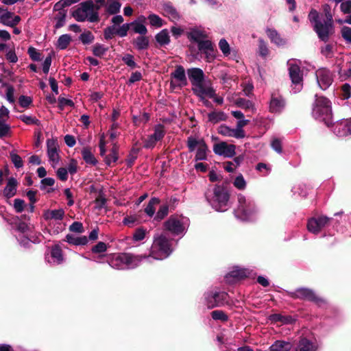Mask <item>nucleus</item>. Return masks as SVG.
Here are the masks:
<instances>
[{
  "instance_id": "1",
  "label": "nucleus",
  "mask_w": 351,
  "mask_h": 351,
  "mask_svg": "<svg viewBox=\"0 0 351 351\" xmlns=\"http://www.w3.org/2000/svg\"><path fill=\"white\" fill-rule=\"evenodd\" d=\"M322 10L325 18L314 9L310 11L308 18L318 38L326 43L334 32L333 16L328 4L323 5Z\"/></svg>"
},
{
  "instance_id": "2",
  "label": "nucleus",
  "mask_w": 351,
  "mask_h": 351,
  "mask_svg": "<svg viewBox=\"0 0 351 351\" xmlns=\"http://www.w3.org/2000/svg\"><path fill=\"white\" fill-rule=\"evenodd\" d=\"M189 79L192 85L193 93L197 96L201 101L207 105L208 101L206 97H212L213 88L204 83V73L201 69L191 68L187 70Z\"/></svg>"
},
{
  "instance_id": "3",
  "label": "nucleus",
  "mask_w": 351,
  "mask_h": 351,
  "mask_svg": "<svg viewBox=\"0 0 351 351\" xmlns=\"http://www.w3.org/2000/svg\"><path fill=\"white\" fill-rule=\"evenodd\" d=\"M173 249L171 241L163 234L156 235L151 246L149 255L143 256V258L148 263H152V259L162 261L170 256Z\"/></svg>"
},
{
  "instance_id": "4",
  "label": "nucleus",
  "mask_w": 351,
  "mask_h": 351,
  "mask_svg": "<svg viewBox=\"0 0 351 351\" xmlns=\"http://www.w3.org/2000/svg\"><path fill=\"white\" fill-rule=\"evenodd\" d=\"M311 114L315 119L324 122L329 127L332 124V118L331 101L324 96L315 95Z\"/></svg>"
},
{
  "instance_id": "5",
  "label": "nucleus",
  "mask_w": 351,
  "mask_h": 351,
  "mask_svg": "<svg viewBox=\"0 0 351 351\" xmlns=\"http://www.w3.org/2000/svg\"><path fill=\"white\" fill-rule=\"evenodd\" d=\"M205 195L207 202L216 211L224 212L229 208L230 195L223 186H215L213 190L208 191Z\"/></svg>"
},
{
  "instance_id": "6",
  "label": "nucleus",
  "mask_w": 351,
  "mask_h": 351,
  "mask_svg": "<svg viewBox=\"0 0 351 351\" xmlns=\"http://www.w3.org/2000/svg\"><path fill=\"white\" fill-rule=\"evenodd\" d=\"M258 213L253 199L240 194L238 195V206L234 210L235 217L241 221H251Z\"/></svg>"
},
{
  "instance_id": "7",
  "label": "nucleus",
  "mask_w": 351,
  "mask_h": 351,
  "mask_svg": "<svg viewBox=\"0 0 351 351\" xmlns=\"http://www.w3.org/2000/svg\"><path fill=\"white\" fill-rule=\"evenodd\" d=\"M145 260L143 255H136L130 253H120L112 258L109 262L111 267L119 269H134Z\"/></svg>"
},
{
  "instance_id": "8",
  "label": "nucleus",
  "mask_w": 351,
  "mask_h": 351,
  "mask_svg": "<svg viewBox=\"0 0 351 351\" xmlns=\"http://www.w3.org/2000/svg\"><path fill=\"white\" fill-rule=\"evenodd\" d=\"M190 221L183 215H171L165 223L164 229L173 236L182 237L187 232Z\"/></svg>"
},
{
  "instance_id": "9",
  "label": "nucleus",
  "mask_w": 351,
  "mask_h": 351,
  "mask_svg": "<svg viewBox=\"0 0 351 351\" xmlns=\"http://www.w3.org/2000/svg\"><path fill=\"white\" fill-rule=\"evenodd\" d=\"M97 8L93 1H86L79 4L78 8L73 12V16L80 22L88 21L90 22H96L99 20Z\"/></svg>"
},
{
  "instance_id": "10",
  "label": "nucleus",
  "mask_w": 351,
  "mask_h": 351,
  "mask_svg": "<svg viewBox=\"0 0 351 351\" xmlns=\"http://www.w3.org/2000/svg\"><path fill=\"white\" fill-rule=\"evenodd\" d=\"M204 304L208 308L223 306L229 303L228 293L219 289H213L206 291L204 295Z\"/></svg>"
},
{
  "instance_id": "11",
  "label": "nucleus",
  "mask_w": 351,
  "mask_h": 351,
  "mask_svg": "<svg viewBox=\"0 0 351 351\" xmlns=\"http://www.w3.org/2000/svg\"><path fill=\"white\" fill-rule=\"evenodd\" d=\"M289 295L294 299H300L313 302L319 306L326 304V302L323 298L317 295L314 291L308 288H298L294 291L289 292Z\"/></svg>"
},
{
  "instance_id": "12",
  "label": "nucleus",
  "mask_w": 351,
  "mask_h": 351,
  "mask_svg": "<svg viewBox=\"0 0 351 351\" xmlns=\"http://www.w3.org/2000/svg\"><path fill=\"white\" fill-rule=\"evenodd\" d=\"M289 76L292 82L291 91L293 93L300 92L303 87V75L298 65L295 64L294 61H289Z\"/></svg>"
},
{
  "instance_id": "13",
  "label": "nucleus",
  "mask_w": 351,
  "mask_h": 351,
  "mask_svg": "<svg viewBox=\"0 0 351 351\" xmlns=\"http://www.w3.org/2000/svg\"><path fill=\"white\" fill-rule=\"evenodd\" d=\"M170 86L174 89L176 88H182L187 85V78L184 67L181 65L176 66L174 71L170 75Z\"/></svg>"
},
{
  "instance_id": "14",
  "label": "nucleus",
  "mask_w": 351,
  "mask_h": 351,
  "mask_svg": "<svg viewBox=\"0 0 351 351\" xmlns=\"http://www.w3.org/2000/svg\"><path fill=\"white\" fill-rule=\"evenodd\" d=\"M332 221V218H329L326 216L312 217L308 221L307 229L310 232L314 234H317L320 232L322 228Z\"/></svg>"
},
{
  "instance_id": "15",
  "label": "nucleus",
  "mask_w": 351,
  "mask_h": 351,
  "mask_svg": "<svg viewBox=\"0 0 351 351\" xmlns=\"http://www.w3.org/2000/svg\"><path fill=\"white\" fill-rule=\"evenodd\" d=\"M252 270L240 267L239 266L234 267L225 276L226 280L228 283H234V282L248 277L251 275Z\"/></svg>"
},
{
  "instance_id": "16",
  "label": "nucleus",
  "mask_w": 351,
  "mask_h": 351,
  "mask_svg": "<svg viewBox=\"0 0 351 351\" xmlns=\"http://www.w3.org/2000/svg\"><path fill=\"white\" fill-rule=\"evenodd\" d=\"M315 75L317 84L322 90H326L332 83V74L326 68H321L317 70Z\"/></svg>"
},
{
  "instance_id": "17",
  "label": "nucleus",
  "mask_w": 351,
  "mask_h": 351,
  "mask_svg": "<svg viewBox=\"0 0 351 351\" xmlns=\"http://www.w3.org/2000/svg\"><path fill=\"white\" fill-rule=\"evenodd\" d=\"M47 156L51 165L55 168L60 160V156L58 153V144L55 139H47Z\"/></svg>"
},
{
  "instance_id": "18",
  "label": "nucleus",
  "mask_w": 351,
  "mask_h": 351,
  "mask_svg": "<svg viewBox=\"0 0 351 351\" xmlns=\"http://www.w3.org/2000/svg\"><path fill=\"white\" fill-rule=\"evenodd\" d=\"M236 147L232 144H228L226 142L216 143L213 146V152L215 154L226 158H232L235 155Z\"/></svg>"
},
{
  "instance_id": "19",
  "label": "nucleus",
  "mask_w": 351,
  "mask_h": 351,
  "mask_svg": "<svg viewBox=\"0 0 351 351\" xmlns=\"http://www.w3.org/2000/svg\"><path fill=\"white\" fill-rule=\"evenodd\" d=\"M21 17L7 9L0 8V23L3 25L14 27L20 21Z\"/></svg>"
},
{
  "instance_id": "20",
  "label": "nucleus",
  "mask_w": 351,
  "mask_h": 351,
  "mask_svg": "<svg viewBox=\"0 0 351 351\" xmlns=\"http://www.w3.org/2000/svg\"><path fill=\"white\" fill-rule=\"evenodd\" d=\"M334 134L338 136H346L351 134V119L341 120L332 125Z\"/></svg>"
},
{
  "instance_id": "21",
  "label": "nucleus",
  "mask_w": 351,
  "mask_h": 351,
  "mask_svg": "<svg viewBox=\"0 0 351 351\" xmlns=\"http://www.w3.org/2000/svg\"><path fill=\"white\" fill-rule=\"evenodd\" d=\"M46 261L52 265H60L63 263L64 258L60 247L58 245L53 246L50 254L45 256Z\"/></svg>"
},
{
  "instance_id": "22",
  "label": "nucleus",
  "mask_w": 351,
  "mask_h": 351,
  "mask_svg": "<svg viewBox=\"0 0 351 351\" xmlns=\"http://www.w3.org/2000/svg\"><path fill=\"white\" fill-rule=\"evenodd\" d=\"M285 107V101L282 96L272 94L269 103V111L272 113H280Z\"/></svg>"
},
{
  "instance_id": "23",
  "label": "nucleus",
  "mask_w": 351,
  "mask_h": 351,
  "mask_svg": "<svg viewBox=\"0 0 351 351\" xmlns=\"http://www.w3.org/2000/svg\"><path fill=\"white\" fill-rule=\"evenodd\" d=\"M317 344L315 341L307 339L306 337L301 338L295 346V351H317Z\"/></svg>"
},
{
  "instance_id": "24",
  "label": "nucleus",
  "mask_w": 351,
  "mask_h": 351,
  "mask_svg": "<svg viewBox=\"0 0 351 351\" xmlns=\"http://www.w3.org/2000/svg\"><path fill=\"white\" fill-rule=\"evenodd\" d=\"M162 14L168 17L172 22L178 21L180 19V14L171 3H165L162 5Z\"/></svg>"
},
{
  "instance_id": "25",
  "label": "nucleus",
  "mask_w": 351,
  "mask_h": 351,
  "mask_svg": "<svg viewBox=\"0 0 351 351\" xmlns=\"http://www.w3.org/2000/svg\"><path fill=\"white\" fill-rule=\"evenodd\" d=\"M188 38L193 42L198 43L206 38L207 34L205 30L200 27H192L187 33Z\"/></svg>"
},
{
  "instance_id": "26",
  "label": "nucleus",
  "mask_w": 351,
  "mask_h": 351,
  "mask_svg": "<svg viewBox=\"0 0 351 351\" xmlns=\"http://www.w3.org/2000/svg\"><path fill=\"white\" fill-rule=\"evenodd\" d=\"M65 215L64 209L46 210L43 213V217L46 221H61Z\"/></svg>"
},
{
  "instance_id": "27",
  "label": "nucleus",
  "mask_w": 351,
  "mask_h": 351,
  "mask_svg": "<svg viewBox=\"0 0 351 351\" xmlns=\"http://www.w3.org/2000/svg\"><path fill=\"white\" fill-rule=\"evenodd\" d=\"M145 21L144 16H141L137 20L130 23L132 31L136 33L144 36L147 33V29L143 24Z\"/></svg>"
},
{
  "instance_id": "28",
  "label": "nucleus",
  "mask_w": 351,
  "mask_h": 351,
  "mask_svg": "<svg viewBox=\"0 0 351 351\" xmlns=\"http://www.w3.org/2000/svg\"><path fill=\"white\" fill-rule=\"evenodd\" d=\"M17 180L14 178H10L3 189V195L7 198H10L14 196L17 191Z\"/></svg>"
},
{
  "instance_id": "29",
  "label": "nucleus",
  "mask_w": 351,
  "mask_h": 351,
  "mask_svg": "<svg viewBox=\"0 0 351 351\" xmlns=\"http://www.w3.org/2000/svg\"><path fill=\"white\" fill-rule=\"evenodd\" d=\"M266 33L271 43H274L275 45L278 46H282L286 43L285 40L281 38L276 29H267Z\"/></svg>"
},
{
  "instance_id": "30",
  "label": "nucleus",
  "mask_w": 351,
  "mask_h": 351,
  "mask_svg": "<svg viewBox=\"0 0 351 351\" xmlns=\"http://www.w3.org/2000/svg\"><path fill=\"white\" fill-rule=\"evenodd\" d=\"M66 241L75 245H85L88 243V238L86 236H75L69 234L66 237Z\"/></svg>"
},
{
  "instance_id": "31",
  "label": "nucleus",
  "mask_w": 351,
  "mask_h": 351,
  "mask_svg": "<svg viewBox=\"0 0 351 351\" xmlns=\"http://www.w3.org/2000/svg\"><path fill=\"white\" fill-rule=\"evenodd\" d=\"M160 199L158 197H152L147 206L145 208V213L149 217H154L156 213V206L160 204Z\"/></svg>"
},
{
  "instance_id": "32",
  "label": "nucleus",
  "mask_w": 351,
  "mask_h": 351,
  "mask_svg": "<svg viewBox=\"0 0 351 351\" xmlns=\"http://www.w3.org/2000/svg\"><path fill=\"white\" fill-rule=\"evenodd\" d=\"M82 156L83 160L86 162V164L93 166L97 164V160L89 148H83L82 150Z\"/></svg>"
},
{
  "instance_id": "33",
  "label": "nucleus",
  "mask_w": 351,
  "mask_h": 351,
  "mask_svg": "<svg viewBox=\"0 0 351 351\" xmlns=\"http://www.w3.org/2000/svg\"><path fill=\"white\" fill-rule=\"evenodd\" d=\"M228 116L223 111H214L208 114V121L213 123H217L221 121H226Z\"/></svg>"
},
{
  "instance_id": "34",
  "label": "nucleus",
  "mask_w": 351,
  "mask_h": 351,
  "mask_svg": "<svg viewBox=\"0 0 351 351\" xmlns=\"http://www.w3.org/2000/svg\"><path fill=\"white\" fill-rule=\"evenodd\" d=\"M291 344L288 341H276L270 347L271 351H289Z\"/></svg>"
},
{
  "instance_id": "35",
  "label": "nucleus",
  "mask_w": 351,
  "mask_h": 351,
  "mask_svg": "<svg viewBox=\"0 0 351 351\" xmlns=\"http://www.w3.org/2000/svg\"><path fill=\"white\" fill-rule=\"evenodd\" d=\"M149 41L147 37L144 36H138L134 41L133 45L138 50H144L148 48Z\"/></svg>"
},
{
  "instance_id": "36",
  "label": "nucleus",
  "mask_w": 351,
  "mask_h": 351,
  "mask_svg": "<svg viewBox=\"0 0 351 351\" xmlns=\"http://www.w3.org/2000/svg\"><path fill=\"white\" fill-rule=\"evenodd\" d=\"M156 40L160 45H168L170 42L169 32L167 29L161 30L156 35Z\"/></svg>"
},
{
  "instance_id": "37",
  "label": "nucleus",
  "mask_w": 351,
  "mask_h": 351,
  "mask_svg": "<svg viewBox=\"0 0 351 351\" xmlns=\"http://www.w3.org/2000/svg\"><path fill=\"white\" fill-rule=\"evenodd\" d=\"M71 41V36L69 34H62L58 38L56 47L60 50H64L68 47Z\"/></svg>"
},
{
  "instance_id": "38",
  "label": "nucleus",
  "mask_w": 351,
  "mask_h": 351,
  "mask_svg": "<svg viewBox=\"0 0 351 351\" xmlns=\"http://www.w3.org/2000/svg\"><path fill=\"white\" fill-rule=\"evenodd\" d=\"M121 6V4L117 0H107L106 10L111 14L118 13Z\"/></svg>"
},
{
  "instance_id": "39",
  "label": "nucleus",
  "mask_w": 351,
  "mask_h": 351,
  "mask_svg": "<svg viewBox=\"0 0 351 351\" xmlns=\"http://www.w3.org/2000/svg\"><path fill=\"white\" fill-rule=\"evenodd\" d=\"M205 142L204 140L200 139L198 140L193 136H189L187 138V147L189 148V151L190 152H194L199 147H200L201 144H204Z\"/></svg>"
},
{
  "instance_id": "40",
  "label": "nucleus",
  "mask_w": 351,
  "mask_h": 351,
  "mask_svg": "<svg viewBox=\"0 0 351 351\" xmlns=\"http://www.w3.org/2000/svg\"><path fill=\"white\" fill-rule=\"evenodd\" d=\"M208 149L206 144H201L200 147L197 149L195 160H206L207 159V152Z\"/></svg>"
},
{
  "instance_id": "41",
  "label": "nucleus",
  "mask_w": 351,
  "mask_h": 351,
  "mask_svg": "<svg viewBox=\"0 0 351 351\" xmlns=\"http://www.w3.org/2000/svg\"><path fill=\"white\" fill-rule=\"evenodd\" d=\"M168 213H169V205L168 204L161 205L154 217V221H162L165 217H167L168 215Z\"/></svg>"
},
{
  "instance_id": "42",
  "label": "nucleus",
  "mask_w": 351,
  "mask_h": 351,
  "mask_svg": "<svg viewBox=\"0 0 351 351\" xmlns=\"http://www.w3.org/2000/svg\"><path fill=\"white\" fill-rule=\"evenodd\" d=\"M236 105L241 108L254 111L255 108L253 103L250 100H247L243 98H239L236 101Z\"/></svg>"
},
{
  "instance_id": "43",
  "label": "nucleus",
  "mask_w": 351,
  "mask_h": 351,
  "mask_svg": "<svg viewBox=\"0 0 351 351\" xmlns=\"http://www.w3.org/2000/svg\"><path fill=\"white\" fill-rule=\"evenodd\" d=\"M66 11L59 12L54 17L56 21L55 28L59 29L63 27L66 21Z\"/></svg>"
},
{
  "instance_id": "44",
  "label": "nucleus",
  "mask_w": 351,
  "mask_h": 351,
  "mask_svg": "<svg viewBox=\"0 0 351 351\" xmlns=\"http://www.w3.org/2000/svg\"><path fill=\"white\" fill-rule=\"evenodd\" d=\"M27 235V234H16V238L21 246L27 247H29L31 242H34V243L40 242V240L38 239H36L32 241L30 239H29Z\"/></svg>"
},
{
  "instance_id": "45",
  "label": "nucleus",
  "mask_w": 351,
  "mask_h": 351,
  "mask_svg": "<svg viewBox=\"0 0 351 351\" xmlns=\"http://www.w3.org/2000/svg\"><path fill=\"white\" fill-rule=\"evenodd\" d=\"M78 0H60L57 2L53 6V10L55 11H63L64 8L71 5L72 4L77 2Z\"/></svg>"
},
{
  "instance_id": "46",
  "label": "nucleus",
  "mask_w": 351,
  "mask_h": 351,
  "mask_svg": "<svg viewBox=\"0 0 351 351\" xmlns=\"http://www.w3.org/2000/svg\"><path fill=\"white\" fill-rule=\"evenodd\" d=\"M219 48L224 56L228 57L230 55L231 48L230 45L225 38H221L219 40Z\"/></svg>"
},
{
  "instance_id": "47",
  "label": "nucleus",
  "mask_w": 351,
  "mask_h": 351,
  "mask_svg": "<svg viewBox=\"0 0 351 351\" xmlns=\"http://www.w3.org/2000/svg\"><path fill=\"white\" fill-rule=\"evenodd\" d=\"M79 39L84 45H89L93 42L95 36L91 32L86 31L80 34Z\"/></svg>"
},
{
  "instance_id": "48",
  "label": "nucleus",
  "mask_w": 351,
  "mask_h": 351,
  "mask_svg": "<svg viewBox=\"0 0 351 351\" xmlns=\"http://www.w3.org/2000/svg\"><path fill=\"white\" fill-rule=\"evenodd\" d=\"M108 50V48L107 47L100 43H96L93 47V53L97 57L103 56Z\"/></svg>"
},
{
  "instance_id": "49",
  "label": "nucleus",
  "mask_w": 351,
  "mask_h": 351,
  "mask_svg": "<svg viewBox=\"0 0 351 351\" xmlns=\"http://www.w3.org/2000/svg\"><path fill=\"white\" fill-rule=\"evenodd\" d=\"M258 53L259 56L265 58L269 54V49L266 43L262 39H258Z\"/></svg>"
},
{
  "instance_id": "50",
  "label": "nucleus",
  "mask_w": 351,
  "mask_h": 351,
  "mask_svg": "<svg viewBox=\"0 0 351 351\" xmlns=\"http://www.w3.org/2000/svg\"><path fill=\"white\" fill-rule=\"evenodd\" d=\"M10 132V125L6 123L5 120L0 119V138L8 136Z\"/></svg>"
},
{
  "instance_id": "51",
  "label": "nucleus",
  "mask_w": 351,
  "mask_h": 351,
  "mask_svg": "<svg viewBox=\"0 0 351 351\" xmlns=\"http://www.w3.org/2000/svg\"><path fill=\"white\" fill-rule=\"evenodd\" d=\"M149 23L152 26L156 27H160L162 26V19L155 14H151L147 17Z\"/></svg>"
},
{
  "instance_id": "52",
  "label": "nucleus",
  "mask_w": 351,
  "mask_h": 351,
  "mask_svg": "<svg viewBox=\"0 0 351 351\" xmlns=\"http://www.w3.org/2000/svg\"><path fill=\"white\" fill-rule=\"evenodd\" d=\"M211 317L214 320H219L223 322L228 319V316L221 310L212 311Z\"/></svg>"
},
{
  "instance_id": "53",
  "label": "nucleus",
  "mask_w": 351,
  "mask_h": 351,
  "mask_svg": "<svg viewBox=\"0 0 351 351\" xmlns=\"http://www.w3.org/2000/svg\"><path fill=\"white\" fill-rule=\"evenodd\" d=\"M152 135L158 138V140H162L165 135V126L162 124L155 125Z\"/></svg>"
},
{
  "instance_id": "54",
  "label": "nucleus",
  "mask_w": 351,
  "mask_h": 351,
  "mask_svg": "<svg viewBox=\"0 0 351 351\" xmlns=\"http://www.w3.org/2000/svg\"><path fill=\"white\" fill-rule=\"evenodd\" d=\"M10 156L14 167L17 169L21 168L23 166V162L21 157L14 152L10 153Z\"/></svg>"
},
{
  "instance_id": "55",
  "label": "nucleus",
  "mask_w": 351,
  "mask_h": 351,
  "mask_svg": "<svg viewBox=\"0 0 351 351\" xmlns=\"http://www.w3.org/2000/svg\"><path fill=\"white\" fill-rule=\"evenodd\" d=\"M15 230L18 234H27L29 231V226L23 221H19L16 225Z\"/></svg>"
},
{
  "instance_id": "56",
  "label": "nucleus",
  "mask_w": 351,
  "mask_h": 351,
  "mask_svg": "<svg viewBox=\"0 0 351 351\" xmlns=\"http://www.w3.org/2000/svg\"><path fill=\"white\" fill-rule=\"evenodd\" d=\"M197 43L198 45L199 50L202 53L207 50H209L210 48L213 47L212 42L209 40H206L205 38Z\"/></svg>"
},
{
  "instance_id": "57",
  "label": "nucleus",
  "mask_w": 351,
  "mask_h": 351,
  "mask_svg": "<svg viewBox=\"0 0 351 351\" xmlns=\"http://www.w3.org/2000/svg\"><path fill=\"white\" fill-rule=\"evenodd\" d=\"M233 184L237 189L239 190H244L246 187V182L241 174H239L236 177Z\"/></svg>"
},
{
  "instance_id": "58",
  "label": "nucleus",
  "mask_w": 351,
  "mask_h": 351,
  "mask_svg": "<svg viewBox=\"0 0 351 351\" xmlns=\"http://www.w3.org/2000/svg\"><path fill=\"white\" fill-rule=\"evenodd\" d=\"M147 230L143 228H139L135 230L133 234V240L134 241H141L145 237Z\"/></svg>"
},
{
  "instance_id": "59",
  "label": "nucleus",
  "mask_w": 351,
  "mask_h": 351,
  "mask_svg": "<svg viewBox=\"0 0 351 351\" xmlns=\"http://www.w3.org/2000/svg\"><path fill=\"white\" fill-rule=\"evenodd\" d=\"M271 147L278 154H281L282 152V141L278 138L274 137L271 139Z\"/></svg>"
},
{
  "instance_id": "60",
  "label": "nucleus",
  "mask_w": 351,
  "mask_h": 351,
  "mask_svg": "<svg viewBox=\"0 0 351 351\" xmlns=\"http://www.w3.org/2000/svg\"><path fill=\"white\" fill-rule=\"evenodd\" d=\"M293 193H298L302 197H306L308 194V189L305 184H299L295 186L292 189Z\"/></svg>"
},
{
  "instance_id": "61",
  "label": "nucleus",
  "mask_w": 351,
  "mask_h": 351,
  "mask_svg": "<svg viewBox=\"0 0 351 351\" xmlns=\"http://www.w3.org/2000/svg\"><path fill=\"white\" fill-rule=\"evenodd\" d=\"M130 23H124L119 27H116V34L120 37H125L127 36L128 32L130 29Z\"/></svg>"
},
{
  "instance_id": "62",
  "label": "nucleus",
  "mask_w": 351,
  "mask_h": 351,
  "mask_svg": "<svg viewBox=\"0 0 351 351\" xmlns=\"http://www.w3.org/2000/svg\"><path fill=\"white\" fill-rule=\"evenodd\" d=\"M13 207L16 213H20L24 210L25 203L24 200L21 199H15L14 200Z\"/></svg>"
},
{
  "instance_id": "63",
  "label": "nucleus",
  "mask_w": 351,
  "mask_h": 351,
  "mask_svg": "<svg viewBox=\"0 0 351 351\" xmlns=\"http://www.w3.org/2000/svg\"><path fill=\"white\" fill-rule=\"evenodd\" d=\"M27 53L30 58L34 61H39L41 59L40 53L33 47H29Z\"/></svg>"
},
{
  "instance_id": "64",
  "label": "nucleus",
  "mask_w": 351,
  "mask_h": 351,
  "mask_svg": "<svg viewBox=\"0 0 351 351\" xmlns=\"http://www.w3.org/2000/svg\"><path fill=\"white\" fill-rule=\"evenodd\" d=\"M343 38L348 43L351 44V27L343 26L341 29Z\"/></svg>"
}]
</instances>
